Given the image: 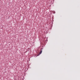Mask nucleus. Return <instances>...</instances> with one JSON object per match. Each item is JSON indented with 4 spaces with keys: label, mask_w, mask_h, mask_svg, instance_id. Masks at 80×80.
I'll return each instance as SVG.
<instances>
[{
    "label": "nucleus",
    "mask_w": 80,
    "mask_h": 80,
    "mask_svg": "<svg viewBox=\"0 0 80 80\" xmlns=\"http://www.w3.org/2000/svg\"><path fill=\"white\" fill-rule=\"evenodd\" d=\"M42 52V51H40L39 54H38V56H39V55H40V54H41Z\"/></svg>",
    "instance_id": "1"
}]
</instances>
